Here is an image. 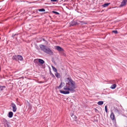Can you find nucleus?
<instances>
[{"label":"nucleus","instance_id":"obj_1","mask_svg":"<svg viewBox=\"0 0 127 127\" xmlns=\"http://www.w3.org/2000/svg\"><path fill=\"white\" fill-rule=\"evenodd\" d=\"M66 85L64 87V89L69 91L71 93L74 92L76 88L75 82L69 77L66 79Z\"/></svg>","mask_w":127,"mask_h":127},{"label":"nucleus","instance_id":"obj_2","mask_svg":"<svg viewBox=\"0 0 127 127\" xmlns=\"http://www.w3.org/2000/svg\"><path fill=\"white\" fill-rule=\"evenodd\" d=\"M44 52L50 55H52L53 53L52 51L49 48L46 47Z\"/></svg>","mask_w":127,"mask_h":127},{"label":"nucleus","instance_id":"obj_3","mask_svg":"<svg viewBox=\"0 0 127 127\" xmlns=\"http://www.w3.org/2000/svg\"><path fill=\"white\" fill-rule=\"evenodd\" d=\"M11 106L13 108V111L14 112H16L17 110V107L16 105L13 102L11 103Z\"/></svg>","mask_w":127,"mask_h":127},{"label":"nucleus","instance_id":"obj_4","mask_svg":"<svg viewBox=\"0 0 127 127\" xmlns=\"http://www.w3.org/2000/svg\"><path fill=\"white\" fill-rule=\"evenodd\" d=\"M127 2V0H123L120 5V6L122 7L126 5Z\"/></svg>","mask_w":127,"mask_h":127},{"label":"nucleus","instance_id":"obj_5","mask_svg":"<svg viewBox=\"0 0 127 127\" xmlns=\"http://www.w3.org/2000/svg\"><path fill=\"white\" fill-rule=\"evenodd\" d=\"M56 50L59 51H64L63 49L59 46H57L55 47Z\"/></svg>","mask_w":127,"mask_h":127},{"label":"nucleus","instance_id":"obj_6","mask_svg":"<svg viewBox=\"0 0 127 127\" xmlns=\"http://www.w3.org/2000/svg\"><path fill=\"white\" fill-rule=\"evenodd\" d=\"M110 117L111 119L112 120H115V115L113 112H111L110 115Z\"/></svg>","mask_w":127,"mask_h":127},{"label":"nucleus","instance_id":"obj_7","mask_svg":"<svg viewBox=\"0 0 127 127\" xmlns=\"http://www.w3.org/2000/svg\"><path fill=\"white\" fill-rule=\"evenodd\" d=\"M40 47L41 48V49L43 52H44V51H45L46 48V46L42 45H40Z\"/></svg>","mask_w":127,"mask_h":127},{"label":"nucleus","instance_id":"obj_8","mask_svg":"<svg viewBox=\"0 0 127 127\" xmlns=\"http://www.w3.org/2000/svg\"><path fill=\"white\" fill-rule=\"evenodd\" d=\"M60 92L64 94H68L69 93V92L68 91H60Z\"/></svg>","mask_w":127,"mask_h":127},{"label":"nucleus","instance_id":"obj_9","mask_svg":"<svg viewBox=\"0 0 127 127\" xmlns=\"http://www.w3.org/2000/svg\"><path fill=\"white\" fill-rule=\"evenodd\" d=\"M23 59L22 56L20 55H18V61H21Z\"/></svg>","mask_w":127,"mask_h":127},{"label":"nucleus","instance_id":"obj_10","mask_svg":"<svg viewBox=\"0 0 127 127\" xmlns=\"http://www.w3.org/2000/svg\"><path fill=\"white\" fill-rule=\"evenodd\" d=\"M13 115V112H10L9 113L8 115V116L9 117L11 118L12 117Z\"/></svg>","mask_w":127,"mask_h":127},{"label":"nucleus","instance_id":"obj_11","mask_svg":"<svg viewBox=\"0 0 127 127\" xmlns=\"http://www.w3.org/2000/svg\"><path fill=\"white\" fill-rule=\"evenodd\" d=\"M38 60V59H35L34 61V62L35 63L36 65H38L39 64V62Z\"/></svg>","mask_w":127,"mask_h":127},{"label":"nucleus","instance_id":"obj_12","mask_svg":"<svg viewBox=\"0 0 127 127\" xmlns=\"http://www.w3.org/2000/svg\"><path fill=\"white\" fill-rule=\"evenodd\" d=\"M76 23L74 21H72L70 23V26H73L76 25Z\"/></svg>","mask_w":127,"mask_h":127},{"label":"nucleus","instance_id":"obj_13","mask_svg":"<svg viewBox=\"0 0 127 127\" xmlns=\"http://www.w3.org/2000/svg\"><path fill=\"white\" fill-rule=\"evenodd\" d=\"M13 59L15 61H18V55H14L13 56Z\"/></svg>","mask_w":127,"mask_h":127},{"label":"nucleus","instance_id":"obj_14","mask_svg":"<svg viewBox=\"0 0 127 127\" xmlns=\"http://www.w3.org/2000/svg\"><path fill=\"white\" fill-rule=\"evenodd\" d=\"M39 63L40 64H43L44 63V61L40 59H38Z\"/></svg>","mask_w":127,"mask_h":127},{"label":"nucleus","instance_id":"obj_15","mask_svg":"<svg viewBox=\"0 0 127 127\" xmlns=\"http://www.w3.org/2000/svg\"><path fill=\"white\" fill-rule=\"evenodd\" d=\"M6 87L4 86H2L0 85V91H2L4 89H5Z\"/></svg>","mask_w":127,"mask_h":127},{"label":"nucleus","instance_id":"obj_16","mask_svg":"<svg viewBox=\"0 0 127 127\" xmlns=\"http://www.w3.org/2000/svg\"><path fill=\"white\" fill-rule=\"evenodd\" d=\"M110 4V3H105L102 5V6L104 7H106L107 6L109 5Z\"/></svg>","mask_w":127,"mask_h":127},{"label":"nucleus","instance_id":"obj_17","mask_svg":"<svg viewBox=\"0 0 127 127\" xmlns=\"http://www.w3.org/2000/svg\"><path fill=\"white\" fill-rule=\"evenodd\" d=\"M116 86V84H113L110 87V88L112 89H114L115 88Z\"/></svg>","mask_w":127,"mask_h":127},{"label":"nucleus","instance_id":"obj_18","mask_svg":"<svg viewBox=\"0 0 127 127\" xmlns=\"http://www.w3.org/2000/svg\"><path fill=\"white\" fill-rule=\"evenodd\" d=\"M56 73L55 74L56 76L58 78H60V74L59 73L57 72H56Z\"/></svg>","mask_w":127,"mask_h":127},{"label":"nucleus","instance_id":"obj_19","mask_svg":"<svg viewBox=\"0 0 127 127\" xmlns=\"http://www.w3.org/2000/svg\"><path fill=\"white\" fill-rule=\"evenodd\" d=\"M103 101H98L97 103V104L99 105H102L103 104Z\"/></svg>","mask_w":127,"mask_h":127},{"label":"nucleus","instance_id":"obj_20","mask_svg":"<svg viewBox=\"0 0 127 127\" xmlns=\"http://www.w3.org/2000/svg\"><path fill=\"white\" fill-rule=\"evenodd\" d=\"M53 70L55 72H57V70L53 66H52Z\"/></svg>","mask_w":127,"mask_h":127},{"label":"nucleus","instance_id":"obj_21","mask_svg":"<svg viewBox=\"0 0 127 127\" xmlns=\"http://www.w3.org/2000/svg\"><path fill=\"white\" fill-rule=\"evenodd\" d=\"M115 112L118 114H119V110L117 109H116L115 110Z\"/></svg>","mask_w":127,"mask_h":127},{"label":"nucleus","instance_id":"obj_22","mask_svg":"<svg viewBox=\"0 0 127 127\" xmlns=\"http://www.w3.org/2000/svg\"><path fill=\"white\" fill-rule=\"evenodd\" d=\"M38 10L39 11L42 12V11H45V9H44L43 8H42V9H39Z\"/></svg>","mask_w":127,"mask_h":127},{"label":"nucleus","instance_id":"obj_23","mask_svg":"<svg viewBox=\"0 0 127 127\" xmlns=\"http://www.w3.org/2000/svg\"><path fill=\"white\" fill-rule=\"evenodd\" d=\"M112 32L115 34H117L118 33V32L117 30H113L112 31Z\"/></svg>","mask_w":127,"mask_h":127},{"label":"nucleus","instance_id":"obj_24","mask_svg":"<svg viewBox=\"0 0 127 127\" xmlns=\"http://www.w3.org/2000/svg\"><path fill=\"white\" fill-rule=\"evenodd\" d=\"M52 12L53 13L55 14H59V13L57 12L53 11H52Z\"/></svg>","mask_w":127,"mask_h":127},{"label":"nucleus","instance_id":"obj_25","mask_svg":"<svg viewBox=\"0 0 127 127\" xmlns=\"http://www.w3.org/2000/svg\"><path fill=\"white\" fill-rule=\"evenodd\" d=\"M4 123H5L6 124H7L8 123L7 121L6 120H4Z\"/></svg>","mask_w":127,"mask_h":127},{"label":"nucleus","instance_id":"obj_26","mask_svg":"<svg viewBox=\"0 0 127 127\" xmlns=\"http://www.w3.org/2000/svg\"><path fill=\"white\" fill-rule=\"evenodd\" d=\"M51 2H56L58 1V0H50Z\"/></svg>","mask_w":127,"mask_h":127},{"label":"nucleus","instance_id":"obj_27","mask_svg":"<svg viewBox=\"0 0 127 127\" xmlns=\"http://www.w3.org/2000/svg\"><path fill=\"white\" fill-rule=\"evenodd\" d=\"M7 127H10V126L8 124V123L6 124Z\"/></svg>","mask_w":127,"mask_h":127},{"label":"nucleus","instance_id":"obj_28","mask_svg":"<svg viewBox=\"0 0 127 127\" xmlns=\"http://www.w3.org/2000/svg\"><path fill=\"white\" fill-rule=\"evenodd\" d=\"M62 86H61L60 85L57 87L58 88H61Z\"/></svg>","mask_w":127,"mask_h":127},{"label":"nucleus","instance_id":"obj_29","mask_svg":"<svg viewBox=\"0 0 127 127\" xmlns=\"http://www.w3.org/2000/svg\"><path fill=\"white\" fill-rule=\"evenodd\" d=\"M107 109V106H105V110Z\"/></svg>","mask_w":127,"mask_h":127},{"label":"nucleus","instance_id":"obj_30","mask_svg":"<svg viewBox=\"0 0 127 127\" xmlns=\"http://www.w3.org/2000/svg\"><path fill=\"white\" fill-rule=\"evenodd\" d=\"M63 83L62 82H61L60 84V85L61 86H62V84H63Z\"/></svg>","mask_w":127,"mask_h":127},{"label":"nucleus","instance_id":"obj_31","mask_svg":"<svg viewBox=\"0 0 127 127\" xmlns=\"http://www.w3.org/2000/svg\"><path fill=\"white\" fill-rule=\"evenodd\" d=\"M105 111H106V112H107V109H106V110H105Z\"/></svg>","mask_w":127,"mask_h":127},{"label":"nucleus","instance_id":"obj_32","mask_svg":"<svg viewBox=\"0 0 127 127\" xmlns=\"http://www.w3.org/2000/svg\"><path fill=\"white\" fill-rule=\"evenodd\" d=\"M43 40L44 41H45V39H43Z\"/></svg>","mask_w":127,"mask_h":127},{"label":"nucleus","instance_id":"obj_33","mask_svg":"<svg viewBox=\"0 0 127 127\" xmlns=\"http://www.w3.org/2000/svg\"><path fill=\"white\" fill-rule=\"evenodd\" d=\"M73 115V114H71V116H72V115Z\"/></svg>","mask_w":127,"mask_h":127},{"label":"nucleus","instance_id":"obj_34","mask_svg":"<svg viewBox=\"0 0 127 127\" xmlns=\"http://www.w3.org/2000/svg\"><path fill=\"white\" fill-rule=\"evenodd\" d=\"M52 75H53V76L54 77H55L54 75H53V74H52Z\"/></svg>","mask_w":127,"mask_h":127},{"label":"nucleus","instance_id":"obj_35","mask_svg":"<svg viewBox=\"0 0 127 127\" xmlns=\"http://www.w3.org/2000/svg\"><path fill=\"white\" fill-rule=\"evenodd\" d=\"M16 35V34H15L14 35V36H15Z\"/></svg>","mask_w":127,"mask_h":127}]
</instances>
